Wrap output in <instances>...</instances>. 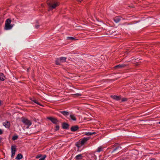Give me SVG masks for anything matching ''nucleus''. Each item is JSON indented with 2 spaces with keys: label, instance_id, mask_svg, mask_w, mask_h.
I'll return each mask as SVG.
<instances>
[{
  "label": "nucleus",
  "instance_id": "1",
  "mask_svg": "<svg viewBox=\"0 0 160 160\" xmlns=\"http://www.w3.org/2000/svg\"><path fill=\"white\" fill-rule=\"evenodd\" d=\"M49 10H52L55 8L59 5V2L57 0H48L47 2Z\"/></svg>",
  "mask_w": 160,
  "mask_h": 160
},
{
  "label": "nucleus",
  "instance_id": "2",
  "mask_svg": "<svg viewBox=\"0 0 160 160\" xmlns=\"http://www.w3.org/2000/svg\"><path fill=\"white\" fill-rule=\"evenodd\" d=\"M22 122L25 125L28 126V127L31 125L32 124L31 122L27 118H22Z\"/></svg>",
  "mask_w": 160,
  "mask_h": 160
},
{
  "label": "nucleus",
  "instance_id": "3",
  "mask_svg": "<svg viewBox=\"0 0 160 160\" xmlns=\"http://www.w3.org/2000/svg\"><path fill=\"white\" fill-rule=\"evenodd\" d=\"M16 151V147L15 146H11V157L13 158L14 157L15 152Z\"/></svg>",
  "mask_w": 160,
  "mask_h": 160
},
{
  "label": "nucleus",
  "instance_id": "4",
  "mask_svg": "<svg viewBox=\"0 0 160 160\" xmlns=\"http://www.w3.org/2000/svg\"><path fill=\"white\" fill-rule=\"evenodd\" d=\"M47 118L51 121L54 124H57L58 122V121L57 119L54 118L49 117H48Z\"/></svg>",
  "mask_w": 160,
  "mask_h": 160
},
{
  "label": "nucleus",
  "instance_id": "5",
  "mask_svg": "<svg viewBox=\"0 0 160 160\" xmlns=\"http://www.w3.org/2000/svg\"><path fill=\"white\" fill-rule=\"evenodd\" d=\"M128 66L127 64H119L115 66L114 67L115 69L122 68H124Z\"/></svg>",
  "mask_w": 160,
  "mask_h": 160
},
{
  "label": "nucleus",
  "instance_id": "6",
  "mask_svg": "<svg viewBox=\"0 0 160 160\" xmlns=\"http://www.w3.org/2000/svg\"><path fill=\"white\" fill-rule=\"evenodd\" d=\"M88 158L90 160H96V156L94 154H90L88 155Z\"/></svg>",
  "mask_w": 160,
  "mask_h": 160
},
{
  "label": "nucleus",
  "instance_id": "7",
  "mask_svg": "<svg viewBox=\"0 0 160 160\" xmlns=\"http://www.w3.org/2000/svg\"><path fill=\"white\" fill-rule=\"evenodd\" d=\"M89 138H83L80 140L81 144H82L83 145L89 139Z\"/></svg>",
  "mask_w": 160,
  "mask_h": 160
},
{
  "label": "nucleus",
  "instance_id": "8",
  "mask_svg": "<svg viewBox=\"0 0 160 160\" xmlns=\"http://www.w3.org/2000/svg\"><path fill=\"white\" fill-rule=\"evenodd\" d=\"M14 25V24H11L10 25L5 24L4 29L6 30H10L12 28Z\"/></svg>",
  "mask_w": 160,
  "mask_h": 160
},
{
  "label": "nucleus",
  "instance_id": "9",
  "mask_svg": "<svg viewBox=\"0 0 160 160\" xmlns=\"http://www.w3.org/2000/svg\"><path fill=\"white\" fill-rule=\"evenodd\" d=\"M3 125L6 128H9L10 125V122L7 121H6L5 122L3 123Z\"/></svg>",
  "mask_w": 160,
  "mask_h": 160
},
{
  "label": "nucleus",
  "instance_id": "10",
  "mask_svg": "<svg viewBox=\"0 0 160 160\" xmlns=\"http://www.w3.org/2000/svg\"><path fill=\"white\" fill-rule=\"evenodd\" d=\"M79 129V127L77 125L72 126L70 130L72 131L75 132Z\"/></svg>",
  "mask_w": 160,
  "mask_h": 160
},
{
  "label": "nucleus",
  "instance_id": "11",
  "mask_svg": "<svg viewBox=\"0 0 160 160\" xmlns=\"http://www.w3.org/2000/svg\"><path fill=\"white\" fill-rule=\"evenodd\" d=\"M111 97L114 99L118 101L120 100L121 98V97L120 96H117L115 95H111Z\"/></svg>",
  "mask_w": 160,
  "mask_h": 160
},
{
  "label": "nucleus",
  "instance_id": "12",
  "mask_svg": "<svg viewBox=\"0 0 160 160\" xmlns=\"http://www.w3.org/2000/svg\"><path fill=\"white\" fill-rule=\"evenodd\" d=\"M121 17L117 16L114 17L113 20L115 22L118 23L121 20Z\"/></svg>",
  "mask_w": 160,
  "mask_h": 160
},
{
  "label": "nucleus",
  "instance_id": "13",
  "mask_svg": "<svg viewBox=\"0 0 160 160\" xmlns=\"http://www.w3.org/2000/svg\"><path fill=\"white\" fill-rule=\"evenodd\" d=\"M83 157L82 154H80L77 155L75 158L76 160H81L82 159Z\"/></svg>",
  "mask_w": 160,
  "mask_h": 160
},
{
  "label": "nucleus",
  "instance_id": "14",
  "mask_svg": "<svg viewBox=\"0 0 160 160\" xmlns=\"http://www.w3.org/2000/svg\"><path fill=\"white\" fill-rule=\"evenodd\" d=\"M5 78V77L2 73H0V80L2 81H4Z\"/></svg>",
  "mask_w": 160,
  "mask_h": 160
},
{
  "label": "nucleus",
  "instance_id": "15",
  "mask_svg": "<svg viewBox=\"0 0 160 160\" xmlns=\"http://www.w3.org/2000/svg\"><path fill=\"white\" fill-rule=\"evenodd\" d=\"M60 112L63 115L67 116L69 115V113L68 112L66 111H60Z\"/></svg>",
  "mask_w": 160,
  "mask_h": 160
},
{
  "label": "nucleus",
  "instance_id": "16",
  "mask_svg": "<svg viewBox=\"0 0 160 160\" xmlns=\"http://www.w3.org/2000/svg\"><path fill=\"white\" fill-rule=\"evenodd\" d=\"M96 133L95 132H86L85 133V134L87 136H91L92 135L95 134Z\"/></svg>",
  "mask_w": 160,
  "mask_h": 160
},
{
  "label": "nucleus",
  "instance_id": "17",
  "mask_svg": "<svg viewBox=\"0 0 160 160\" xmlns=\"http://www.w3.org/2000/svg\"><path fill=\"white\" fill-rule=\"evenodd\" d=\"M76 146L78 148H80L83 145L82 144H81L80 141L79 140L78 142L76 143Z\"/></svg>",
  "mask_w": 160,
  "mask_h": 160
},
{
  "label": "nucleus",
  "instance_id": "18",
  "mask_svg": "<svg viewBox=\"0 0 160 160\" xmlns=\"http://www.w3.org/2000/svg\"><path fill=\"white\" fill-rule=\"evenodd\" d=\"M69 125L66 123H63L62 124V127L63 129H67L68 128Z\"/></svg>",
  "mask_w": 160,
  "mask_h": 160
},
{
  "label": "nucleus",
  "instance_id": "19",
  "mask_svg": "<svg viewBox=\"0 0 160 160\" xmlns=\"http://www.w3.org/2000/svg\"><path fill=\"white\" fill-rule=\"evenodd\" d=\"M103 149V148L102 146H100L97 148L96 152H99L101 151H102Z\"/></svg>",
  "mask_w": 160,
  "mask_h": 160
},
{
  "label": "nucleus",
  "instance_id": "20",
  "mask_svg": "<svg viewBox=\"0 0 160 160\" xmlns=\"http://www.w3.org/2000/svg\"><path fill=\"white\" fill-rule=\"evenodd\" d=\"M11 22V20L9 18H8L6 21L5 24L10 25Z\"/></svg>",
  "mask_w": 160,
  "mask_h": 160
},
{
  "label": "nucleus",
  "instance_id": "21",
  "mask_svg": "<svg viewBox=\"0 0 160 160\" xmlns=\"http://www.w3.org/2000/svg\"><path fill=\"white\" fill-rule=\"evenodd\" d=\"M30 99L32 101H33V102L37 104L40 105H41V103L38 102L37 100L35 99H32V98H31Z\"/></svg>",
  "mask_w": 160,
  "mask_h": 160
},
{
  "label": "nucleus",
  "instance_id": "22",
  "mask_svg": "<svg viewBox=\"0 0 160 160\" xmlns=\"http://www.w3.org/2000/svg\"><path fill=\"white\" fill-rule=\"evenodd\" d=\"M23 157L22 155L21 154H18L16 158V159H20Z\"/></svg>",
  "mask_w": 160,
  "mask_h": 160
},
{
  "label": "nucleus",
  "instance_id": "23",
  "mask_svg": "<svg viewBox=\"0 0 160 160\" xmlns=\"http://www.w3.org/2000/svg\"><path fill=\"white\" fill-rule=\"evenodd\" d=\"M70 118L73 121H76V118L74 115L73 114H71L70 115Z\"/></svg>",
  "mask_w": 160,
  "mask_h": 160
},
{
  "label": "nucleus",
  "instance_id": "24",
  "mask_svg": "<svg viewBox=\"0 0 160 160\" xmlns=\"http://www.w3.org/2000/svg\"><path fill=\"white\" fill-rule=\"evenodd\" d=\"M66 58L64 57H61L59 59L61 62H65L66 61Z\"/></svg>",
  "mask_w": 160,
  "mask_h": 160
},
{
  "label": "nucleus",
  "instance_id": "25",
  "mask_svg": "<svg viewBox=\"0 0 160 160\" xmlns=\"http://www.w3.org/2000/svg\"><path fill=\"white\" fill-rule=\"evenodd\" d=\"M61 62L60 59H58L55 61L56 64L57 65H60V63Z\"/></svg>",
  "mask_w": 160,
  "mask_h": 160
},
{
  "label": "nucleus",
  "instance_id": "26",
  "mask_svg": "<svg viewBox=\"0 0 160 160\" xmlns=\"http://www.w3.org/2000/svg\"><path fill=\"white\" fill-rule=\"evenodd\" d=\"M18 138V136H13L12 138V139L13 140H15Z\"/></svg>",
  "mask_w": 160,
  "mask_h": 160
},
{
  "label": "nucleus",
  "instance_id": "27",
  "mask_svg": "<svg viewBox=\"0 0 160 160\" xmlns=\"http://www.w3.org/2000/svg\"><path fill=\"white\" fill-rule=\"evenodd\" d=\"M67 38L68 40H74L75 39L73 37H67Z\"/></svg>",
  "mask_w": 160,
  "mask_h": 160
},
{
  "label": "nucleus",
  "instance_id": "28",
  "mask_svg": "<svg viewBox=\"0 0 160 160\" xmlns=\"http://www.w3.org/2000/svg\"><path fill=\"white\" fill-rule=\"evenodd\" d=\"M119 148H121V147H119V146H118L117 148H115L113 149V151H112V152H113L114 151H115L117 149H119Z\"/></svg>",
  "mask_w": 160,
  "mask_h": 160
},
{
  "label": "nucleus",
  "instance_id": "29",
  "mask_svg": "<svg viewBox=\"0 0 160 160\" xmlns=\"http://www.w3.org/2000/svg\"><path fill=\"white\" fill-rule=\"evenodd\" d=\"M55 130L56 131H57V130H58L59 129V125H57L56 127H55Z\"/></svg>",
  "mask_w": 160,
  "mask_h": 160
},
{
  "label": "nucleus",
  "instance_id": "30",
  "mask_svg": "<svg viewBox=\"0 0 160 160\" xmlns=\"http://www.w3.org/2000/svg\"><path fill=\"white\" fill-rule=\"evenodd\" d=\"M46 155H44L43 157L40 158L39 160H44L45 158H46Z\"/></svg>",
  "mask_w": 160,
  "mask_h": 160
},
{
  "label": "nucleus",
  "instance_id": "31",
  "mask_svg": "<svg viewBox=\"0 0 160 160\" xmlns=\"http://www.w3.org/2000/svg\"><path fill=\"white\" fill-rule=\"evenodd\" d=\"M74 95H77V96H81V94L80 93H79L74 94Z\"/></svg>",
  "mask_w": 160,
  "mask_h": 160
},
{
  "label": "nucleus",
  "instance_id": "32",
  "mask_svg": "<svg viewBox=\"0 0 160 160\" xmlns=\"http://www.w3.org/2000/svg\"><path fill=\"white\" fill-rule=\"evenodd\" d=\"M127 100V99L126 98H122V102H124L126 101Z\"/></svg>",
  "mask_w": 160,
  "mask_h": 160
},
{
  "label": "nucleus",
  "instance_id": "33",
  "mask_svg": "<svg viewBox=\"0 0 160 160\" xmlns=\"http://www.w3.org/2000/svg\"><path fill=\"white\" fill-rule=\"evenodd\" d=\"M39 27V25H36L35 26V27L36 28H38Z\"/></svg>",
  "mask_w": 160,
  "mask_h": 160
},
{
  "label": "nucleus",
  "instance_id": "34",
  "mask_svg": "<svg viewBox=\"0 0 160 160\" xmlns=\"http://www.w3.org/2000/svg\"><path fill=\"white\" fill-rule=\"evenodd\" d=\"M3 133L2 130L0 129V135L2 134Z\"/></svg>",
  "mask_w": 160,
  "mask_h": 160
},
{
  "label": "nucleus",
  "instance_id": "35",
  "mask_svg": "<svg viewBox=\"0 0 160 160\" xmlns=\"http://www.w3.org/2000/svg\"><path fill=\"white\" fill-rule=\"evenodd\" d=\"M82 0H77V1H78V2H81Z\"/></svg>",
  "mask_w": 160,
  "mask_h": 160
},
{
  "label": "nucleus",
  "instance_id": "36",
  "mask_svg": "<svg viewBox=\"0 0 160 160\" xmlns=\"http://www.w3.org/2000/svg\"><path fill=\"white\" fill-rule=\"evenodd\" d=\"M117 144H118V143H116V144H115V145H113V146L114 147H115V146L117 145Z\"/></svg>",
  "mask_w": 160,
  "mask_h": 160
},
{
  "label": "nucleus",
  "instance_id": "37",
  "mask_svg": "<svg viewBox=\"0 0 160 160\" xmlns=\"http://www.w3.org/2000/svg\"><path fill=\"white\" fill-rule=\"evenodd\" d=\"M150 160H155V159H151Z\"/></svg>",
  "mask_w": 160,
  "mask_h": 160
},
{
  "label": "nucleus",
  "instance_id": "38",
  "mask_svg": "<svg viewBox=\"0 0 160 160\" xmlns=\"http://www.w3.org/2000/svg\"><path fill=\"white\" fill-rule=\"evenodd\" d=\"M159 123L160 124V122H159Z\"/></svg>",
  "mask_w": 160,
  "mask_h": 160
}]
</instances>
